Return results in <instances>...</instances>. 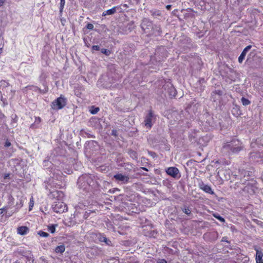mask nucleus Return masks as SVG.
<instances>
[{
	"instance_id": "14",
	"label": "nucleus",
	"mask_w": 263,
	"mask_h": 263,
	"mask_svg": "<svg viewBox=\"0 0 263 263\" xmlns=\"http://www.w3.org/2000/svg\"><path fill=\"white\" fill-rule=\"evenodd\" d=\"M120 8V6H115L112 8L105 11L103 12L102 15L105 16L106 15H111L114 14L116 12L117 9Z\"/></svg>"
},
{
	"instance_id": "40",
	"label": "nucleus",
	"mask_w": 263,
	"mask_h": 263,
	"mask_svg": "<svg viewBox=\"0 0 263 263\" xmlns=\"http://www.w3.org/2000/svg\"><path fill=\"white\" fill-rule=\"evenodd\" d=\"M253 153H251L250 154V157H253Z\"/></svg>"
},
{
	"instance_id": "30",
	"label": "nucleus",
	"mask_w": 263,
	"mask_h": 263,
	"mask_svg": "<svg viewBox=\"0 0 263 263\" xmlns=\"http://www.w3.org/2000/svg\"><path fill=\"white\" fill-rule=\"evenodd\" d=\"M183 212L187 215H190L191 213V210L189 208H184Z\"/></svg>"
},
{
	"instance_id": "43",
	"label": "nucleus",
	"mask_w": 263,
	"mask_h": 263,
	"mask_svg": "<svg viewBox=\"0 0 263 263\" xmlns=\"http://www.w3.org/2000/svg\"><path fill=\"white\" fill-rule=\"evenodd\" d=\"M41 120L40 118H39L38 121H40Z\"/></svg>"
},
{
	"instance_id": "12",
	"label": "nucleus",
	"mask_w": 263,
	"mask_h": 263,
	"mask_svg": "<svg viewBox=\"0 0 263 263\" xmlns=\"http://www.w3.org/2000/svg\"><path fill=\"white\" fill-rule=\"evenodd\" d=\"M256 253L255 256V260L256 263H263L262 257H263V253L261 251L259 250L258 249H255Z\"/></svg>"
},
{
	"instance_id": "26",
	"label": "nucleus",
	"mask_w": 263,
	"mask_h": 263,
	"mask_svg": "<svg viewBox=\"0 0 263 263\" xmlns=\"http://www.w3.org/2000/svg\"><path fill=\"white\" fill-rule=\"evenodd\" d=\"M129 154L130 155V156L134 158H136L137 159V153L134 151H133V150H130L128 152Z\"/></svg>"
},
{
	"instance_id": "28",
	"label": "nucleus",
	"mask_w": 263,
	"mask_h": 263,
	"mask_svg": "<svg viewBox=\"0 0 263 263\" xmlns=\"http://www.w3.org/2000/svg\"><path fill=\"white\" fill-rule=\"evenodd\" d=\"M26 88H33L34 90H41L40 88H39L37 86H34V85H28L27 86H26Z\"/></svg>"
},
{
	"instance_id": "42",
	"label": "nucleus",
	"mask_w": 263,
	"mask_h": 263,
	"mask_svg": "<svg viewBox=\"0 0 263 263\" xmlns=\"http://www.w3.org/2000/svg\"><path fill=\"white\" fill-rule=\"evenodd\" d=\"M41 120L40 118H39L38 121H40Z\"/></svg>"
},
{
	"instance_id": "4",
	"label": "nucleus",
	"mask_w": 263,
	"mask_h": 263,
	"mask_svg": "<svg viewBox=\"0 0 263 263\" xmlns=\"http://www.w3.org/2000/svg\"><path fill=\"white\" fill-rule=\"evenodd\" d=\"M52 208L57 213L65 212L68 209L67 205L61 200L54 202L52 205Z\"/></svg>"
},
{
	"instance_id": "31",
	"label": "nucleus",
	"mask_w": 263,
	"mask_h": 263,
	"mask_svg": "<svg viewBox=\"0 0 263 263\" xmlns=\"http://www.w3.org/2000/svg\"><path fill=\"white\" fill-rule=\"evenodd\" d=\"M11 145V142L8 140H7L5 143V146L6 147H9Z\"/></svg>"
},
{
	"instance_id": "3",
	"label": "nucleus",
	"mask_w": 263,
	"mask_h": 263,
	"mask_svg": "<svg viewBox=\"0 0 263 263\" xmlns=\"http://www.w3.org/2000/svg\"><path fill=\"white\" fill-rule=\"evenodd\" d=\"M67 104V99L62 95L52 102L51 107L55 110H60L63 108Z\"/></svg>"
},
{
	"instance_id": "22",
	"label": "nucleus",
	"mask_w": 263,
	"mask_h": 263,
	"mask_svg": "<svg viewBox=\"0 0 263 263\" xmlns=\"http://www.w3.org/2000/svg\"><path fill=\"white\" fill-rule=\"evenodd\" d=\"M213 216L215 218L219 220L220 221L222 222H225L224 219L223 217H222L220 215H219L218 214H213Z\"/></svg>"
},
{
	"instance_id": "39",
	"label": "nucleus",
	"mask_w": 263,
	"mask_h": 263,
	"mask_svg": "<svg viewBox=\"0 0 263 263\" xmlns=\"http://www.w3.org/2000/svg\"><path fill=\"white\" fill-rule=\"evenodd\" d=\"M2 52V48H0V54Z\"/></svg>"
},
{
	"instance_id": "41",
	"label": "nucleus",
	"mask_w": 263,
	"mask_h": 263,
	"mask_svg": "<svg viewBox=\"0 0 263 263\" xmlns=\"http://www.w3.org/2000/svg\"><path fill=\"white\" fill-rule=\"evenodd\" d=\"M123 6H124V7H127V4H124V5H123Z\"/></svg>"
},
{
	"instance_id": "5",
	"label": "nucleus",
	"mask_w": 263,
	"mask_h": 263,
	"mask_svg": "<svg viewBox=\"0 0 263 263\" xmlns=\"http://www.w3.org/2000/svg\"><path fill=\"white\" fill-rule=\"evenodd\" d=\"M155 115L152 109L148 110V114L145 116L144 118V125L145 126L151 129L153 126L152 120L153 118H155Z\"/></svg>"
},
{
	"instance_id": "6",
	"label": "nucleus",
	"mask_w": 263,
	"mask_h": 263,
	"mask_svg": "<svg viewBox=\"0 0 263 263\" xmlns=\"http://www.w3.org/2000/svg\"><path fill=\"white\" fill-rule=\"evenodd\" d=\"M48 196L50 199L60 201L63 199L64 194L62 191L54 190L50 191Z\"/></svg>"
},
{
	"instance_id": "10",
	"label": "nucleus",
	"mask_w": 263,
	"mask_h": 263,
	"mask_svg": "<svg viewBox=\"0 0 263 263\" xmlns=\"http://www.w3.org/2000/svg\"><path fill=\"white\" fill-rule=\"evenodd\" d=\"M114 177L116 180L122 181L124 183H127L129 179L127 176L124 175L122 174L115 175Z\"/></svg>"
},
{
	"instance_id": "2",
	"label": "nucleus",
	"mask_w": 263,
	"mask_h": 263,
	"mask_svg": "<svg viewBox=\"0 0 263 263\" xmlns=\"http://www.w3.org/2000/svg\"><path fill=\"white\" fill-rule=\"evenodd\" d=\"M14 198L12 195H9L8 196L7 204L6 206L8 209H11L10 213H9L8 215L9 217L12 216L13 214L17 213L23 205V201L22 199H20L18 202H17L15 205H14Z\"/></svg>"
},
{
	"instance_id": "34",
	"label": "nucleus",
	"mask_w": 263,
	"mask_h": 263,
	"mask_svg": "<svg viewBox=\"0 0 263 263\" xmlns=\"http://www.w3.org/2000/svg\"><path fill=\"white\" fill-rule=\"evenodd\" d=\"M157 263H167V261L165 259H159L158 261H157Z\"/></svg>"
},
{
	"instance_id": "20",
	"label": "nucleus",
	"mask_w": 263,
	"mask_h": 263,
	"mask_svg": "<svg viewBox=\"0 0 263 263\" xmlns=\"http://www.w3.org/2000/svg\"><path fill=\"white\" fill-rule=\"evenodd\" d=\"M241 100L243 105L244 106L248 105L251 103V102L245 97H242Z\"/></svg>"
},
{
	"instance_id": "24",
	"label": "nucleus",
	"mask_w": 263,
	"mask_h": 263,
	"mask_svg": "<svg viewBox=\"0 0 263 263\" xmlns=\"http://www.w3.org/2000/svg\"><path fill=\"white\" fill-rule=\"evenodd\" d=\"M151 13L153 16H160L161 12L159 10H151Z\"/></svg>"
},
{
	"instance_id": "8",
	"label": "nucleus",
	"mask_w": 263,
	"mask_h": 263,
	"mask_svg": "<svg viewBox=\"0 0 263 263\" xmlns=\"http://www.w3.org/2000/svg\"><path fill=\"white\" fill-rule=\"evenodd\" d=\"M199 188L203 191L206 193L214 195L215 194L214 192L212 190L211 187L208 184H205L202 181L199 183Z\"/></svg>"
},
{
	"instance_id": "44",
	"label": "nucleus",
	"mask_w": 263,
	"mask_h": 263,
	"mask_svg": "<svg viewBox=\"0 0 263 263\" xmlns=\"http://www.w3.org/2000/svg\"><path fill=\"white\" fill-rule=\"evenodd\" d=\"M15 263H20V262H18L17 261H16Z\"/></svg>"
},
{
	"instance_id": "36",
	"label": "nucleus",
	"mask_w": 263,
	"mask_h": 263,
	"mask_svg": "<svg viewBox=\"0 0 263 263\" xmlns=\"http://www.w3.org/2000/svg\"><path fill=\"white\" fill-rule=\"evenodd\" d=\"M4 3V0H0V6H2Z\"/></svg>"
},
{
	"instance_id": "7",
	"label": "nucleus",
	"mask_w": 263,
	"mask_h": 263,
	"mask_svg": "<svg viewBox=\"0 0 263 263\" xmlns=\"http://www.w3.org/2000/svg\"><path fill=\"white\" fill-rule=\"evenodd\" d=\"M141 27L145 33H149L153 29V23L147 18H144L142 21Z\"/></svg>"
},
{
	"instance_id": "15",
	"label": "nucleus",
	"mask_w": 263,
	"mask_h": 263,
	"mask_svg": "<svg viewBox=\"0 0 263 263\" xmlns=\"http://www.w3.org/2000/svg\"><path fill=\"white\" fill-rule=\"evenodd\" d=\"M84 88L82 86H79L74 88V94L77 97H80L82 91H84Z\"/></svg>"
},
{
	"instance_id": "27",
	"label": "nucleus",
	"mask_w": 263,
	"mask_h": 263,
	"mask_svg": "<svg viewBox=\"0 0 263 263\" xmlns=\"http://www.w3.org/2000/svg\"><path fill=\"white\" fill-rule=\"evenodd\" d=\"M101 52L107 56H108L110 54V51L109 50H107L105 48H103L101 49Z\"/></svg>"
},
{
	"instance_id": "29",
	"label": "nucleus",
	"mask_w": 263,
	"mask_h": 263,
	"mask_svg": "<svg viewBox=\"0 0 263 263\" xmlns=\"http://www.w3.org/2000/svg\"><path fill=\"white\" fill-rule=\"evenodd\" d=\"M87 29L91 30L93 29V25L91 23H88L86 25Z\"/></svg>"
},
{
	"instance_id": "37",
	"label": "nucleus",
	"mask_w": 263,
	"mask_h": 263,
	"mask_svg": "<svg viewBox=\"0 0 263 263\" xmlns=\"http://www.w3.org/2000/svg\"><path fill=\"white\" fill-rule=\"evenodd\" d=\"M176 95V90H174V94L173 95V97H175Z\"/></svg>"
},
{
	"instance_id": "17",
	"label": "nucleus",
	"mask_w": 263,
	"mask_h": 263,
	"mask_svg": "<svg viewBox=\"0 0 263 263\" xmlns=\"http://www.w3.org/2000/svg\"><path fill=\"white\" fill-rule=\"evenodd\" d=\"M58 227L57 224H53L48 226V230L51 233L53 234L55 232V228Z\"/></svg>"
},
{
	"instance_id": "32",
	"label": "nucleus",
	"mask_w": 263,
	"mask_h": 263,
	"mask_svg": "<svg viewBox=\"0 0 263 263\" xmlns=\"http://www.w3.org/2000/svg\"><path fill=\"white\" fill-rule=\"evenodd\" d=\"M92 50L98 51L100 50V47L98 45H93L92 47Z\"/></svg>"
},
{
	"instance_id": "35",
	"label": "nucleus",
	"mask_w": 263,
	"mask_h": 263,
	"mask_svg": "<svg viewBox=\"0 0 263 263\" xmlns=\"http://www.w3.org/2000/svg\"><path fill=\"white\" fill-rule=\"evenodd\" d=\"M171 7H172V6L171 5H167L166 6V8L168 10H171Z\"/></svg>"
},
{
	"instance_id": "21",
	"label": "nucleus",
	"mask_w": 263,
	"mask_h": 263,
	"mask_svg": "<svg viewBox=\"0 0 263 263\" xmlns=\"http://www.w3.org/2000/svg\"><path fill=\"white\" fill-rule=\"evenodd\" d=\"M33 205H34V200H33V197L32 196L30 199V201H29V211L32 210V209L33 207Z\"/></svg>"
},
{
	"instance_id": "19",
	"label": "nucleus",
	"mask_w": 263,
	"mask_h": 263,
	"mask_svg": "<svg viewBox=\"0 0 263 263\" xmlns=\"http://www.w3.org/2000/svg\"><path fill=\"white\" fill-rule=\"evenodd\" d=\"M9 209L6 206H4L3 208L0 209V215H6L7 216V214L8 212Z\"/></svg>"
},
{
	"instance_id": "38",
	"label": "nucleus",
	"mask_w": 263,
	"mask_h": 263,
	"mask_svg": "<svg viewBox=\"0 0 263 263\" xmlns=\"http://www.w3.org/2000/svg\"><path fill=\"white\" fill-rule=\"evenodd\" d=\"M141 168L144 171H148V170L146 167H142Z\"/></svg>"
},
{
	"instance_id": "25",
	"label": "nucleus",
	"mask_w": 263,
	"mask_h": 263,
	"mask_svg": "<svg viewBox=\"0 0 263 263\" xmlns=\"http://www.w3.org/2000/svg\"><path fill=\"white\" fill-rule=\"evenodd\" d=\"M65 4V0H60V11L62 12Z\"/></svg>"
},
{
	"instance_id": "13",
	"label": "nucleus",
	"mask_w": 263,
	"mask_h": 263,
	"mask_svg": "<svg viewBox=\"0 0 263 263\" xmlns=\"http://www.w3.org/2000/svg\"><path fill=\"white\" fill-rule=\"evenodd\" d=\"M29 228L26 226H21L17 228V232L21 235L27 234L29 232Z\"/></svg>"
},
{
	"instance_id": "1",
	"label": "nucleus",
	"mask_w": 263,
	"mask_h": 263,
	"mask_svg": "<svg viewBox=\"0 0 263 263\" xmlns=\"http://www.w3.org/2000/svg\"><path fill=\"white\" fill-rule=\"evenodd\" d=\"M222 147L230 153L236 154L242 149L243 146L239 140L233 139L230 142L224 143Z\"/></svg>"
},
{
	"instance_id": "18",
	"label": "nucleus",
	"mask_w": 263,
	"mask_h": 263,
	"mask_svg": "<svg viewBox=\"0 0 263 263\" xmlns=\"http://www.w3.org/2000/svg\"><path fill=\"white\" fill-rule=\"evenodd\" d=\"M98 238L100 241L107 243V239L104 235L99 234Z\"/></svg>"
},
{
	"instance_id": "9",
	"label": "nucleus",
	"mask_w": 263,
	"mask_h": 263,
	"mask_svg": "<svg viewBox=\"0 0 263 263\" xmlns=\"http://www.w3.org/2000/svg\"><path fill=\"white\" fill-rule=\"evenodd\" d=\"M166 173L172 176L173 178H176L177 177L178 174H179V170L176 167H168L166 171Z\"/></svg>"
},
{
	"instance_id": "33",
	"label": "nucleus",
	"mask_w": 263,
	"mask_h": 263,
	"mask_svg": "<svg viewBox=\"0 0 263 263\" xmlns=\"http://www.w3.org/2000/svg\"><path fill=\"white\" fill-rule=\"evenodd\" d=\"M99 110V108L98 107H96L93 110H92L91 111V113L92 114H97Z\"/></svg>"
},
{
	"instance_id": "11",
	"label": "nucleus",
	"mask_w": 263,
	"mask_h": 263,
	"mask_svg": "<svg viewBox=\"0 0 263 263\" xmlns=\"http://www.w3.org/2000/svg\"><path fill=\"white\" fill-rule=\"evenodd\" d=\"M251 45H248L243 50V51H242L241 53L240 54L238 58V62L240 63H241L242 62L243 60L245 59L247 52L251 48Z\"/></svg>"
},
{
	"instance_id": "16",
	"label": "nucleus",
	"mask_w": 263,
	"mask_h": 263,
	"mask_svg": "<svg viewBox=\"0 0 263 263\" xmlns=\"http://www.w3.org/2000/svg\"><path fill=\"white\" fill-rule=\"evenodd\" d=\"M65 246H64V245H62L57 246L55 248L54 251L57 253H63L65 251Z\"/></svg>"
},
{
	"instance_id": "23",
	"label": "nucleus",
	"mask_w": 263,
	"mask_h": 263,
	"mask_svg": "<svg viewBox=\"0 0 263 263\" xmlns=\"http://www.w3.org/2000/svg\"><path fill=\"white\" fill-rule=\"evenodd\" d=\"M37 233L40 236L43 237H47L49 236V234L48 233H47V232H45L43 231H39Z\"/></svg>"
}]
</instances>
